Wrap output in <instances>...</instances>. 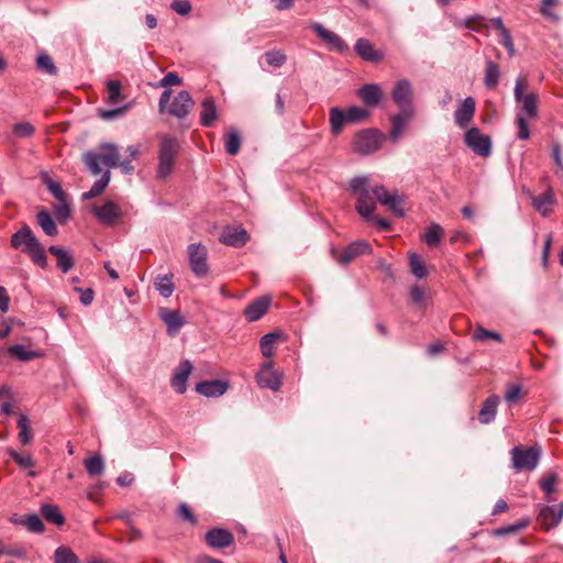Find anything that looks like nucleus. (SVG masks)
Listing matches in <instances>:
<instances>
[{
    "label": "nucleus",
    "instance_id": "nucleus-3",
    "mask_svg": "<svg viewBox=\"0 0 563 563\" xmlns=\"http://www.w3.org/2000/svg\"><path fill=\"white\" fill-rule=\"evenodd\" d=\"M179 147V142L176 137L170 135L162 136L157 167V176L159 178H166L172 173Z\"/></svg>",
    "mask_w": 563,
    "mask_h": 563
},
{
    "label": "nucleus",
    "instance_id": "nucleus-50",
    "mask_svg": "<svg viewBox=\"0 0 563 563\" xmlns=\"http://www.w3.org/2000/svg\"><path fill=\"white\" fill-rule=\"evenodd\" d=\"M8 453L20 467L31 468L34 466V462L29 454L19 453L13 449H8Z\"/></svg>",
    "mask_w": 563,
    "mask_h": 563
},
{
    "label": "nucleus",
    "instance_id": "nucleus-8",
    "mask_svg": "<svg viewBox=\"0 0 563 563\" xmlns=\"http://www.w3.org/2000/svg\"><path fill=\"white\" fill-rule=\"evenodd\" d=\"M527 82L522 77L517 78L514 96L515 100L521 104V111L526 118H536L538 115L537 96L534 93L523 95V89Z\"/></svg>",
    "mask_w": 563,
    "mask_h": 563
},
{
    "label": "nucleus",
    "instance_id": "nucleus-7",
    "mask_svg": "<svg viewBox=\"0 0 563 563\" xmlns=\"http://www.w3.org/2000/svg\"><path fill=\"white\" fill-rule=\"evenodd\" d=\"M465 144L478 156L488 157L492 154V140L478 128H471L464 134Z\"/></svg>",
    "mask_w": 563,
    "mask_h": 563
},
{
    "label": "nucleus",
    "instance_id": "nucleus-46",
    "mask_svg": "<svg viewBox=\"0 0 563 563\" xmlns=\"http://www.w3.org/2000/svg\"><path fill=\"white\" fill-rule=\"evenodd\" d=\"M36 67L48 75H56L57 74V67L55 66L52 57L46 54L42 53L36 58Z\"/></svg>",
    "mask_w": 563,
    "mask_h": 563
},
{
    "label": "nucleus",
    "instance_id": "nucleus-23",
    "mask_svg": "<svg viewBox=\"0 0 563 563\" xmlns=\"http://www.w3.org/2000/svg\"><path fill=\"white\" fill-rule=\"evenodd\" d=\"M271 298L267 296L260 297L252 301L244 310V316L249 321H257L268 310Z\"/></svg>",
    "mask_w": 563,
    "mask_h": 563
},
{
    "label": "nucleus",
    "instance_id": "nucleus-44",
    "mask_svg": "<svg viewBox=\"0 0 563 563\" xmlns=\"http://www.w3.org/2000/svg\"><path fill=\"white\" fill-rule=\"evenodd\" d=\"M19 440L22 444L27 445L32 442V432L29 426V418L26 415L21 413L18 419Z\"/></svg>",
    "mask_w": 563,
    "mask_h": 563
},
{
    "label": "nucleus",
    "instance_id": "nucleus-21",
    "mask_svg": "<svg viewBox=\"0 0 563 563\" xmlns=\"http://www.w3.org/2000/svg\"><path fill=\"white\" fill-rule=\"evenodd\" d=\"M36 242H38V240L29 225H23L11 236V246L21 252L22 249H31Z\"/></svg>",
    "mask_w": 563,
    "mask_h": 563
},
{
    "label": "nucleus",
    "instance_id": "nucleus-59",
    "mask_svg": "<svg viewBox=\"0 0 563 563\" xmlns=\"http://www.w3.org/2000/svg\"><path fill=\"white\" fill-rule=\"evenodd\" d=\"M521 394V386L518 384H512L507 387L505 393V400L509 404L515 402L519 399Z\"/></svg>",
    "mask_w": 563,
    "mask_h": 563
},
{
    "label": "nucleus",
    "instance_id": "nucleus-30",
    "mask_svg": "<svg viewBox=\"0 0 563 563\" xmlns=\"http://www.w3.org/2000/svg\"><path fill=\"white\" fill-rule=\"evenodd\" d=\"M200 122L203 126H211L218 119V111L212 98H206L201 103Z\"/></svg>",
    "mask_w": 563,
    "mask_h": 563
},
{
    "label": "nucleus",
    "instance_id": "nucleus-31",
    "mask_svg": "<svg viewBox=\"0 0 563 563\" xmlns=\"http://www.w3.org/2000/svg\"><path fill=\"white\" fill-rule=\"evenodd\" d=\"M36 220L44 233L48 236H55L58 233L57 227L47 210H40L36 214Z\"/></svg>",
    "mask_w": 563,
    "mask_h": 563
},
{
    "label": "nucleus",
    "instance_id": "nucleus-41",
    "mask_svg": "<svg viewBox=\"0 0 563 563\" xmlns=\"http://www.w3.org/2000/svg\"><path fill=\"white\" fill-rule=\"evenodd\" d=\"M8 353L23 362H27L40 356L36 351L26 350L22 344H14L10 346L8 349Z\"/></svg>",
    "mask_w": 563,
    "mask_h": 563
},
{
    "label": "nucleus",
    "instance_id": "nucleus-34",
    "mask_svg": "<svg viewBox=\"0 0 563 563\" xmlns=\"http://www.w3.org/2000/svg\"><path fill=\"white\" fill-rule=\"evenodd\" d=\"M42 516L48 521L56 526H62L65 522L64 515L60 512L59 508L52 504H44L41 507Z\"/></svg>",
    "mask_w": 563,
    "mask_h": 563
},
{
    "label": "nucleus",
    "instance_id": "nucleus-62",
    "mask_svg": "<svg viewBox=\"0 0 563 563\" xmlns=\"http://www.w3.org/2000/svg\"><path fill=\"white\" fill-rule=\"evenodd\" d=\"M410 297L415 303L421 306L424 302V290L420 286L415 285L410 289Z\"/></svg>",
    "mask_w": 563,
    "mask_h": 563
},
{
    "label": "nucleus",
    "instance_id": "nucleus-32",
    "mask_svg": "<svg viewBox=\"0 0 563 563\" xmlns=\"http://www.w3.org/2000/svg\"><path fill=\"white\" fill-rule=\"evenodd\" d=\"M109 181H110V170L106 169L102 173L100 179L96 180L93 183V185L91 186V188L88 191L82 194V199L89 200V199H92V198L99 196L100 194L103 192V190L108 186Z\"/></svg>",
    "mask_w": 563,
    "mask_h": 563
},
{
    "label": "nucleus",
    "instance_id": "nucleus-15",
    "mask_svg": "<svg viewBox=\"0 0 563 563\" xmlns=\"http://www.w3.org/2000/svg\"><path fill=\"white\" fill-rule=\"evenodd\" d=\"M562 517L563 504H555L542 507L538 515V521L544 529L549 530L556 527L561 522Z\"/></svg>",
    "mask_w": 563,
    "mask_h": 563
},
{
    "label": "nucleus",
    "instance_id": "nucleus-38",
    "mask_svg": "<svg viewBox=\"0 0 563 563\" xmlns=\"http://www.w3.org/2000/svg\"><path fill=\"white\" fill-rule=\"evenodd\" d=\"M84 465L91 477L100 476L104 472V462L100 455H93L85 459Z\"/></svg>",
    "mask_w": 563,
    "mask_h": 563
},
{
    "label": "nucleus",
    "instance_id": "nucleus-26",
    "mask_svg": "<svg viewBox=\"0 0 563 563\" xmlns=\"http://www.w3.org/2000/svg\"><path fill=\"white\" fill-rule=\"evenodd\" d=\"M227 389L228 385L222 380H203L196 385V391L206 397L222 396Z\"/></svg>",
    "mask_w": 563,
    "mask_h": 563
},
{
    "label": "nucleus",
    "instance_id": "nucleus-55",
    "mask_svg": "<svg viewBox=\"0 0 563 563\" xmlns=\"http://www.w3.org/2000/svg\"><path fill=\"white\" fill-rule=\"evenodd\" d=\"M347 246L349 252L354 253L356 257L363 254H369L372 252V246L364 240L355 241Z\"/></svg>",
    "mask_w": 563,
    "mask_h": 563
},
{
    "label": "nucleus",
    "instance_id": "nucleus-27",
    "mask_svg": "<svg viewBox=\"0 0 563 563\" xmlns=\"http://www.w3.org/2000/svg\"><path fill=\"white\" fill-rule=\"evenodd\" d=\"M499 401L500 399L497 395H492L483 402L478 412V420L481 423L489 424L495 420Z\"/></svg>",
    "mask_w": 563,
    "mask_h": 563
},
{
    "label": "nucleus",
    "instance_id": "nucleus-4",
    "mask_svg": "<svg viewBox=\"0 0 563 563\" xmlns=\"http://www.w3.org/2000/svg\"><path fill=\"white\" fill-rule=\"evenodd\" d=\"M512 467L517 472L523 470L532 471L537 467L541 456V449L539 446L523 448L515 446L511 451Z\"/></svg>",
    "mask_w": 563,
    "mask_h": 563
},
{
    "label": "nucleus",
    "instance_id": "nucleus-19",
    "mask_svg": "<svg viewBox=\"0 0 563 563\" xmlns=\"http://www.w3.org/2000/svg\"><path fill=\"white\" fill-rule=\"evenodd\" d=\"M206 543L212 549H224L234 542L232 532L222 528H213L205 536Z\"/></svg>",
    "mask_w": 563,
    "mask_h": 563
},
{
    "label": "nucleus",
    "instance_id": "nucleus-37",
    "mask_svg": "<svg viewBox=\"0 0 563 563\" xmlns=\"http://www.w3.org/2000/svg\"><path fill=\"white\" fill-rule=\"evenodd\" d=\"M242 139L236 129L230 128L225 134V151L230 155H236L241 148Z\"/></svg>",
    "mask_w": 563,
    "mask_h": 563
},
{
    "label": "nucleus",
    "instance_id": "nucleus-29",
    "mask_svg": "<svg viewBox=\"0 0 563 563\" xmlns=\"http://www.w3.org/2000/svg\"><path fill=\"white\" fill-rule=\"evenodd\" d=\"M48 252L56 256V265L63 273H67L74 267V258L68 250L62 249L57 245H52L48 247Z\"/></svg>",
    "mask_w": 563,
    "mask_h": 563
},
{
    "label": "nucleus",
    "instance_id": "nucleus-51",
    "mask_svg": "<svg viewBox=\"0 0 563 563\" xmlns=\"http://www.w3.org/2000/svg\"><path fill=\"white\" fill-rule=\"evenodd\" d=\"M266 63L273 67H282L286 62V55L280 51H267L264 54Z\"/></svg>",
    "mask_w": 563,
    "mask_h": 563
},
{
    "label": "nucleus",
    "instance_id": "nucleus-61",
    "mask_svg": "<svg viewBox=\"0 0 563 563\" xmlns=\"http://www.w3.org/2000/svg\"><path fill=\"white\" fill-rule=\"evenodd\" d=\"M552 156L556 166L555 174L563 175V161L561 156V146L559 144H554L552 146Z\"/></svg>",
    "mask_w": 563,
    "mask_h": 563
},
{
    "label": "nucleus",
    "instance_id": "nucleus-40",
    "mask_svg": "<svg viewBox=\"0 0 563 563\" xmlns=\"http://www.w3.org/2000/svg\"><path fill=\"white\" fill-rule=\"evenodd\" d=\"M19 523L25 526L30 532L41 533L44 531V523L40 516L36 514H31L22 517Z\"/></svg>",
    "mask_w": 563,
    "mask_h": 563
},
{
    "label": "nucleus",
    "instance_id": "nucleus-42",
    "mask_svg": "<svg viewBox=\"0 0 563 563\" xmlns=\"http://www.w3.org/2000/svg\"><path fill=\"white\" fill-rule=\"evenodd\" d=\"M442 233V227L438 223H432L426 231L424 242L429 247H435L441 241Z\"/></svg>",
    "mask_w": 563,
    "mask_h": 563
},
{
    "label": "nucleus",
    "instance_id": "nucleus-1",
    "mask_svg": "<svg viewBox=\"0 0 563 563\" xmlns=\"http://www.w3.org/2000/svg\"><path fill=\"white\" fill-rule=\"evenodd\" d=\"M82 162L93 176L102 173L101 164L109 170L119 167L124 175H131L135 169L132 159L120 161L119 147L113 143H101L97 150L85 152Z\"/></svg>",
    "mask_w": 563,
    "mask_h": 563
},
{
    "label": "nucleus",
    "instance_id": "nucleus-35",
    "mask_svg": "<svg viewBox=\"0 0 563 563\" xmlns=\"http://www.w3.org/2000/svg\"><path fill=\"white\" fill-rule=\"evenodd\" d=\"M155 289L159 292L164 298H169L175 289L173 283V275H159L156 277L154 283Z\"/></svg>",
    "mask_w": 563,
    "mask_h": 563
},
{
    "label": "nucleus",
    "instance_id": "nucleus-60",
    "mask_svg": "<svg viewBox=\"0 0 563 563\" xmlns=\"http://www.w3.org/2000/svg\"><path fill=\"white\" fill-rule=\"evenodd\" d=\"M181 84V78L175 71L167 73L159 81V87L177 86Z\"/></svg>",
    "mask_w": 563,
    "mask_h": 563
},
{
    "label": "nucleus",
    "instance_id": "nucleus-45",
    "mask_svg": "<svg viewBox=\"0 0 563 563\" xmlns=\"http://www.w3.org/2000/svg\"><path fill=\"white\" fill-rule=\"evenodd\" d=\"M54 559L55 563H79L74 551L65 545H60L55 550Z\"/></svg>",
    "mask_w": 563,
    "mask_h": 563
},
{
    "label": "nucleus",
    "instance_id": "nucleus-54",
    "mask_svg": "<svg viewBox=\"0 0 563 563\" xmlns=\"http://www.w3.org/2000/svg\"><path fill=\"white\" fill-rule=\"evenodd\" d=\"M345 114L349 123H356L365 119L368 115V111L360 107H351Z\"/></svg>",
    "mask_w": 563,
    "mask_h": 563
},
{
    "label": "nucleus",
    "instance_id": "nucleus-24",
    "mask_svg": "<svg viewBox=\"0 0 563 563\" xmlns=\"http://www.w3.org/2000/svg\"><path fill=\"white\" fill-rule=\"evenodd\" d=\"M354 49L363 60L378 63L383 59V54L376 51L373 44L366 38H358Z\"/></svg>",
    "mask_w": 563,
    "mask_h": 563
},
{
    "label": "nucleus",
    "instance_id": "nucleus-48",
    "mask_svg": "<svg viewBox=\"0 0 563 563\" xmlns=\"http://www.w3.org/2000/svg\"><path fill=\"white\" fill-rule=\"evenodd\" d=\"M108 89V102L110 104H117L121 101V82L119 80H108L107 81Z\"/></svg>",
    "mask_w": 563,
    "mask_h": 563
},
{
    "label": "nucleus",
    "instance_id": "nucleus-53",
    "mask_svg": "<svg viewBox=\"0 0 563 563\" xmlns=\"http://www.w3.org/2000/svg\"><path fill=\"white\" fill-rule=\"evenodd\" d=\"M34 131L35 129L30 122H19L13 125V133L18 137H30Z\"/></svg>",
    "mask_w": 563,
    "mask_h": 563
},
{
    "label": "nucleus",
    "instance_id": "nucleus-58",
    "mask_svg": "<svg viewBox=\"0 0 563 563\" xmlns=\"http://www.w3.org/2000/svg\"><path fill=\"white\" fill-rule=\"evenodd\" d=\"M55 214L57 217V220L60 222H65L68 220V218L70 217V208L66 200L55 206Z\"/></svg>",
    "mask_w": 563,
    "mask_h": 563
},
{
    "label": "nucleus",
    "instance_id": "nucleus-11",
    "mask_svg": "<svg viewBox=\"0 0 563 563\" xmlns=\"http://www.w3.org/2000/svg\"><path fill=\"white\" fill-rule=\"evenodd\" d=\"M310 27L330 49L341 54L349 49L347 44L336 33L327 30L321 23L314 22Z\"/></svg>",
    "mask_w": 563,
    "mask_h": 563
},
{
    "label": "nucleus",
    "instance_id": "nucleus-5",
    "mask_svg": "<svg viewBox=\"0 0 563 563\" xmlns=\"http://www.w3.org/2000/svg\"><path fill=\"white\" fill-rule=\"evenodd\" d=\"M384 140V135L376 129H367L358 132L353 141V148L362 155L376 152Z\"/></svg>",
    "mask_w": 563,
    "mask_h": 563
},
{
    "label": "nucleus",
    "instance_id": "nucleus-39",
    "mask_svg": "<svg viewBox=\"0 0 563 563\" xmlns=\"http://www.w3.org/2000/svg\"><path fill=\"white\" fill-rule=\"evenodd\" d=\"M500 78V70L496 63L493 60L486 62L485 69V85L487 88L493 89L497 86Z\"/></svg>",
    "mask_w": 563,
    "mask_h": 563
},
{
    "label": "nucleus",
    "instance_id": "nucleus-17",
    "mask_svg": "<svg viewBox=\"0 0 563 563\" xmlns=\"http://www.w3.org/2000/svg\"><path fill=\"white\" fill-rule=\"evenodd\" d=\"M475 109V99L473 97H466L454 112L455 124L461 129L467 128L473 121Z\"/></svg>",
    "mask_w": 563,
    "mask_h": 563
},
{
    "label": "nucleus",
    "instance_id": "nucleus-18",
    "mask_svg": "<svg viewBox=\"0 0 563 563\" xmlns=\"http://www.w3.org/2000/svg\"><path fill=\"white\" fill-rule=\"evenodd\" d=\"M158 316L166 324L167 334L170 336H175L185 324V319L179 310H172L162 307L158 309Z\"/></svg>",
    "mask_w": 563,
    "mask_h": 563
},
{
    "label": "nucleus",
    "instance_id": "nucleus-12",
    "mask_svg": "<svg viewBox=\"0 0 563 563\" xmlns=\"http://www.w3.org/2000/svg\"><path fill=\"white\" fill-rule=\"evenodd\" d=\"M95 217L103 224L112 227L117 223L118 220L122 217V211L120 207L108 200L101 206L93 207Z\"/></svg>",
    "mask_w": 563,
    "mask_h": 563
},
{
    "label": "nucleus",
    "instance_id": "nucleus-43",
    "mask_svg": "<svg viewBox=\"0 0 563 563\" xmlns=\"http://www.w3.org/2000/svg\"><path fill=\"white\" fill-rule=\"evenodd\" d=\"M409 267L412 275L417 278L422 279L427 276L426 264L417 253L409 255Z\"/></svg>",
    "mask_w": 563,
    "mask_h": 563
},
{
    "label": "nucleus",
    "instance_id": "nucleus-16",
    "mask_svg": "<svg viewBox=\"0 0 563 563\" xmlns=\"http://www.w3.org/2000/svg\"><path fill=\"white\" fill-rule=\"evenodd\" d=\"M194 106V100L187 90L179 91L172 101L168 112L178 119L186 118Z\"/></svg>",
    "mask_w": 563,
    "mask_h": 563
},
{
    "label": "nucleus",
    "instance_id": "nucleus-6",
    "mask_svg": "<svg viewBox=\"0 0 563 563\" xmlns=\"http://www.w3.org/2000/svg\"><path fill=\"white\" fill-rule=\"evenodd\" d=\"M391 98L400 111L415 112L413 88L408 79L396 81L391 90Z\"/></svg>",
    "mask_w": 563,
    "mask_h": 563
},
{
    "label": "nucleus",
    "instance_id": "nucleus-20",
    "mask_svg": "<svg viewBox=\"0 0 563 563\" xmlns=\"http://www.w3.org/2000/svg\"><path fill=\"white\" fill-rule=\"evenodd\" d=\"M192 371V364L188 360L179 363L178 367L173 373L170 378V386L178 394H185L187 390V380Z\"/></svg>",
    "mask_w": 563,
    "mask_h": 563
},
{
    "label": "nucleus",
    "instance_id": "nucleus-14",
    "mask_svg": "<svg viewBox=\"0 0 563 563\" xmlns=\"http://www.w3.org/2000/svg\"><path fill=\"white\" fill-rule=\"evenodd\" d=\"M250 236L242 227H225L219 238V241L228 246L242 247L246 244Z\"/></svg>",
    "mask_w": 563,
    "mask_h": 563
},
{
    "label": "nucleus",
    "instance_id": "nucleus-10",
    "mask_svg": "<svg viewBox=\"0 0 563 563\" xmlns=\"http://www.w3.org/2000/svg\"><path fill=\"white\" fill-rule=\"evenodd\" d=\"M256 382L261 388L278 390L283 384L282 374L273 369L272 362H265L261 365L256 374Z\"/></svg>",
    "mask_w": 563,
    "mask_h": 563
},
{
    "label": "nucleus",
    "instance_id": "nucleus-13",
    "mask_svg": "<svg viewBox=\"0 0 563 563\" xmlns=\"http://www.w3.org/2000/svg\"><path fill=\"white\" fill-rule=\"evenodd\" d=\"M374 195L382 205L388 207L397 217L405 216L400 196L390 194L384 186H375Z\"/></svg>",
    "mask_w": 563,
    "mask_h": 563
},
{
    "label": "nucleus",
    "instance_id": "nucleus-9",
    "mask_svg": "<svg viewBox=\"0 0 563 563\" xmlns=\"http://www.w3.org/2000/svg\"><path fill=\"white\" fill-rule=\"evenodd\" d=\"M188 261L196 276L203 277L208 274L207 250L201 243H192L188 246Z\"/></svg>",
    "mask_w": 563,
    "mask_h": 563
},
{
    "label": "nucleus",
    "instance_id": "nucleus-36",
    "mask_svg": "<svg viewBox=\"0 0 563 563\" xmlns=\"http://www.w3.org/2000/svg\"><path fill=\"white\" fill-rule=\"evenodd\" d=\"M344 123H349L346 114L338 107L331 108L330 109L331 132L334 135L340 134Z\"/></svg>",
    "mask_w": 563,
    "mask_h": 563
},
{
    "label": "nucleus",
    "instance_id": "nucleus-28",
    "mask_svg": "<svg viewBox=\"0 0 563 563\" xmlns=\"http://www.w3.org/2000/svg\"><path fill=\"white\" fill-rule=\"evenodd\" d=\"M358 96L366 106L375 107L383 98V90L376 84H367L360 88Z\"/></svg>",
    "mask_w": 563,
    "mask_h": 563
},
{
    "label": "nucleus",
    "instance_id": "nucleus-49",
    "mask_svg": "<svg viewBox=\"0 0 563 563\" xmlns=\"http://www.w3.org/2000/svg\"><path fill=\"white\" fill-rule=\"evenodd\" d=\"M472 338L475 341H485L487 339H493V340L498 341V342L503 341V338H501V335L498 332L486 330L485 328H483L481 325H478L475 329Z\"/></svg>",
    "mask_w": 563,
    "mask_h": 563
},
{
    "label": "nucleus",
    "instance_id": "nucleus-22",
    "mask_svg": "<svg viewBox=\"0 0 563 563\" xmlns=\"http://www.w3.org/2000/svg\"><path fill=\"white\" fill-rule=\"evenodd\" d=\"M415 112L399 111L390 118L391 129L389 139L391 142L397 143L405 131L408 121L413 117Z\"/></svg>",
    "mask_w": 563,
    "mask_h": 563
},
{
    "label": "nucleus",
    "instance_id": "nucleus-25",
    "mask_svg": "<svg viewBox=\"0 0 563 563\" xmlns=\"http://www.w3.org/2000/svg\"><path fill=\"white\" fill-rule=\"evenodd\" d=\"M533 208L542 216L548 217L552 212V207L555 205L556 199L552 189H548L545 192L533 196L532 198Z\"/></svg>",
    "mask_w": 563,
    "mask_h": 563
},
{
    "label": "nucleus",
    "instance_id": "nucleus-57",
    "mask_svg": "<svg viewBox=\"0 0 563 563\" xmlns=\"http://www.w3.org/2000/svg\"><path fill=\"white\" fill-rule=\"evenodd\" d=\"M170 8L180 15H187L192 7L189 0H174Z\"/></svg>",
    "mask_w": 563,
    "mask_h": 563
},
{
    "label": "nucleus",
    "instance_id": "nucleus-47",
    "mask_svg": "<svg viewBox=\"0 0 563 563\" xmlns=\"http://www.w3.org/2000/svg\"><path fill=\"white\" fill-rule=\"evenodd\" d=\"M278 339V334L271 332L261 338L260 345H261V352L263 356L269 357L273 354L274 351V344L276 340Z\"/></svg>",
    "mask_w": 563,
    "mask_h": 563
},
{
    "label": "nucleus",
    "instance_id": "nucleus-2",
    "mask_svg": "<svg viewBox=\"0 0 563 563\" xmlns=\"http://www.w3.org/2000/svg\"><path fill=\"white\" fill-rule=\"evenodd\" d=\"M351 189L357 195L356 210L360 216L369 221L374 219V210L376 207L374 189L368 190V181L366 177H354L350 183Z\"/></svg>",
    "mask_w": 563,
    "mask_h": 563
},
{
    "label": "nucleus",
    "instance_id": "nucleus-56",
    "mask_svg": "<svg viewBox=\"0 0 563 563\" xmlns=\"http://www.w3.org/2000/svg\"><path fill=\"white\" fill-rule=\"evenodd\" d=\"M516 123L518 126L517 136L520 140H528L530 137V130L527 123V118L522 113L517 114Z\"/></svg>",
    "mask_w": 563,
    "mask_h": 563
},
{
    "label": "nucleus",
    "instance_id": "nucleus-33",
    "mask_svg": "<svg viewBox=\"0 0 563 563\" xmlns=\"http://www.w3.org/2000/svg\"><path fill=\"white\" fill-rule=\"evenodd\" d=\"M22 252L26 253L32 262L41 268H45L47 266V256L40 242H36L31 249H22Z\"/></svg>",
    "mask_w": 563,
    "mask_h": 563
},
{
    "label": "nucleus",
    "instance_id": "nucleus-64",
    "mask_svg": "<svg viewBox=\"0 0 563 563\" xmlns=\"http://www.w3.org/2000/svg\"><path fill=\"white\" fill-rule=\"evenodd\" d=\"M178 515L184 520H186L190 523H196V517L194 516V514L191 512V510L189 509V507L186 504H180V506L178 508Z\"/></svg>",
    "mask_w": 563,
    "mask_h": 563
},
{
    "label": "nucleus",
    "instance_id": "nucleus-52",
    "mask_svg": "<svg viewBox=\"0 0 563 563\" xmlns=\"http://www.w3.org/2000/svg\"><path fill=\"white\" fill-rule=\"evenodd\" d=\"M45 184L47 186V189L49 190V192L59 201V202H64V200H66V194L64 192L62 186L56 183L55 180H53L52 178L49 177H46L45 178Z\"/></svg>",
    "mask_w": 563,
    "mask_h": 563
},
{
    "label": "nucleus",
    "instance_id": "nucleus-63",
    "mask_svg": "<svg viewBox=\"0 0 563 563\" xmlns=\"http://www.w3.org/2000/svg\"><path fill=\"white\" fill-rule=\"evenodd\" d=\"M474 23H478V25H484V16H482V15L468 16V18L460 21V26L471 30V27H474Z\"/></svg>",
    "mask_w": 563,
    "mask_h": 563
}]
</instances>
